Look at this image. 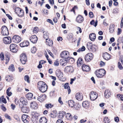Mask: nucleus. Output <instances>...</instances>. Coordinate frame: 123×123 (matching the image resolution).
Returning <instances> with one entry per match:
<instances>
[{
    "label": "nucleus",
    "instance_id": "nucleus-1",
    "mask_svg": "<svg viewBox=\"0 0 123 123\" xmlns=\"http://www.w3.org/2000/svg\"><path fill=\"white\" fill-rule=\"evenodd\" d=\"M37 87L42 92H44L47 90L48 87L46 83L43 81H39L37 83Z\"/></svg>",
    "mask_w": 123,
    "mask_h": 123
},
{
    "label": "nucleus",
    "instance_id": "nucleus-2",
    "mask_svg": "<svg viewBox=\"0 0 123 123\" xmlns=\"http://www.w3.org/2000/svg\"><path fill=\"white\" fill-rule=\"evenodd\" d=\"M105 71L104 69H101L97 70L95 73L98 77L102 78L105 74Z\"/></svg>",
    "mask_w": 123,
    "mask_h": 123
},
{
    "label": "nucleus",
    "instance_id": "nucleus-3",
    "mask_svg": "<svg viewBox=\"0 0 123 123\" xmlns=\"http://www.w3.org/2000/svg\"><path fill=\"white\" fill-rule=\"evenodd\" d=\"M15 12L19 17H22L24 15L23 11L21 8L17 7L15 8Z\"/></svg>",
    "mask_w": 123,
    "mask_h": 123
},
{
    "label": "nucleus",
    "instance_id": "nucleus-4",
    "mask_svg": "<svg viewBox=\"0 0 123 123\" xmlns=\"http://www.w3.org/2000/svg\"><path fill=\"white\" fill-rule=\"evenodd\" d=\"M90 95V98L92 101L95 100L97 98L98 96V95L97 93L93 91L91 92Z\"/></svg>",
    "mask_w": 123,
    "mask_h": 123
},
{
    "label": "nucleus",
    "instance_id": "nucleus-5",
    "mask_svg": "<svg viewBox=\"0 0 123 123\" xmlns=\"http://www.w3.org/2000/svg\"><path fill=\"white\" fill-rule=\"evenodd\" d=\"M27 60V57L25 53H22L20 55V61L21 63L24 64Z\"/></svg>",
    "mask_w": 123,
    "mask_h": 123
},
{
    "label": "nucleus",
    "instance_id": "nucleus-6",
    "mask_svg": "<svg viewBox=\"0 0 123 123\" xmlns=\"http://www.w3.org/2000/svg\"><path fill=\"white\" fill-rule=\"evenodd\" d=\"M1 33L3 35L7 36L9 35L8 30L6 26H3L1 28Z\"/></svg>",
    "mask_w": 123,
    "mask_h": 123
},
{
    "label": "nucleus",
    "instance_id": "nucleus-7",
    "mask_svg": "<svg viewBox=\"0 0 123 123\" xmlns=\"http://www.w3.org/2000/svg\"><path fill=\"white\" fill-rule=\"evenodd\" d=\"M10 51L13 53L16 52L17 51V45L14 43L11 44L10 46Z\"/></svg>",
    "mask_w": 123,
    "mask_h": 123
},
{
    "label": "nucleus",
    "instance_id": "nucleus-8",
    "mask_svg": "<svg viewBox=\"0 0 123 123\" xmlns=\"http://www.w3.org/2000/svg\"><path fill=\"white\" fill-rule=\"evenodd\" d=\"M22 119L25 123H28L30 121V117L24 114L22 116Z\"/></svg>",
    "mask_w": 123,
    "mask_h": 123
},
{
    "label": "nucleus",
    "instance_id": "nucleus-9",
    "mask_svg": "<svg viewBox=\"0 0 123 123\" xmlns=\"http://www.w3.org/2000/svg\"><path fill=\"white\" fill-rule=\"evenodd\" d=\"M93 55L92 53H88L85 56V61L87 62L90 61L93 58Z\"/></svg>",
    "mask_w": 123,
    "mask_h": 123
},
{
    "label": "nucleus",
    "instance_id": "nucleus-10",
    "mask_svg": "<svg viewBox=\"0 0 123 123\" xmlns=\"http://www.w3.org/2000/svg\"><path fill=\"white\" fill-rule=\"evenodd\" d=\"M69 52L67 51H64L60 54V56L62 58H67L69 56Z\"/></svg>",
    "mask_w": 123,
    "mask_h": 123
},
{
    "label": "nucleus",
    "instance_id": "nucleus-11",
    "mask_svg": "<svg viewBox=\"0 0 123 123\" xmlns=\"http://www.w3.org/2000/svg\"><path fill=\"white\" fill-rule=\"evenodd\" d=\"M3 42L5 44H9L11 42V38L10 37H6L3 38Z\"/></svg>",
    "mask_w": 123,
    "mask_h": 123
},
{
    "label": "nucleus",
    "instance_id": "nucleus-12",
    "mask_svg": "<svg viewBox=\"0 0 123 123\" xmlns=\"http://www.w3.org/2000/svg\"><path fill=\"white\" fill-rule=\"evenodd\" d=\"M64 70L65 72L67 73H72L74 71V68L71 66H67L65 68Z\"/></svg>",
    "mask_w": 123,
    "mask_h": 123
},
{
    "label": "nucleus",
    "instance_id": "nucleus-13",
    "mask_svg": "<svg viewBox=\"0 0 123 123\" xmlns=\"http://www.w3.org/2000/svg\"><path fill=\"white\" fill-rule=\"evenodd\" d=\"M38 95L37 100L40 102L43 101L46 99V96L44 94L40 95L38 94Z\"/></svg>",
    "mask_w": 123,
    "mask_h": 123
},
{
    "label": "nucleus",
    "instance_id": "nucleus-14",
    "mask_svg": "<svg viewBox=\"0 0 123 123\" xmlns=\"http://www.w3.org/2000/svg\"><path fill=\"white\" fill-rule=\"evenodd\" d=\"M12 39L13 42L16 43L19 42L21 40V37L15 35L13 36Z\"/></svg>",
    "mask_w": 123,
    "mask_h": 123
},
{
    "label": "nucleus",
    "instance_id": "nucleus-15",
    "mask_svg": "<svg viewBox=\"0 0 123 123\" xmlns=\"http://www.w3.org/2000/svg\"><path fill=\"white\" fill-rule=\"evenodd\" d=\"M103 58L105 60H108L111 58V55L108 53L105 52L102 55Z\"/></svg>",
    "mask_w": 123,
    "mask_h": 123
},
{
    "label": "nucleus",
    "instance_id": "nucleus-16",
    "mask_svg": "<svg viewBox=\"0 0 123 123\" xmlns=\"http://www.w3.org/2000/svg\"><path fill=\"white\" fill-rule=\"evenodd\" d=\"M105 97L107 98H109L111 95V93L110 91L108 89H107L104 93Z\"/></svg>",
    "mask_w": 123,
    "mask_h": 123
},
{
    "label": "nucleus",
    "instance_id": "nucleus-17",
    "mask_svg": "<svg viewBox=\"0 0 123 123\" xmlns=\"http://www.w3.org/2000/svg\"><path fill=\"white\" fill-rule=\"evenodd\" d=\"M75 98L78 100H81L83 99V94L79 93H77L75 95Z\"/></svg>",
    "mask_w": 123,
    "mask_h": 123
},
{
    "label": "nucleus",
    "instance_id": "nucleus-18",
    "mask_svg": "<svg viewBox=\"0 0 123 123\" xmlns=\"http://www.w3.org/2000/svg\"><path fill=\"white\" fill-rule=\"evenodd\" d=\"M31 42L33 43H36L37 40V38L35 35L31 36L30 38Z\"/></svg>",
    "mask_w": 123,
    "mask_h": 123
},
{
    "label": "nucleus",
    "instance_id": "nucleus-19",
    "mask_svg": "<svg viewBox=\"0 0 123 123\" xmlns=\"http://www.w3.org/2000/svg\"><path fill=\"white\" fill-rule=\"evenodd\" d=\"M77 22L79 23H82L84 20V18L81 15H78L76 19Z\"/></svg>",
    "mask_w": 123,
    "mask_h": 123
},
{
    "label": "nucleus",
    "instance_id": "nucleus-20",
    "mask_svg": "<svg viewBox=\"0 0 123 123\" xmlns=\"http://www.w3.org/2000/svg\"><path fill=\"white\" fill-rule=\"evenodd\" d=\"M82 70L84 71L88 72L89 71L90 69L88 66L85 65H82Z\"/></svg>",
    "mask_w": 123,
    "mask_h": 123
},
{
    "label": "nucleus",
    "instance_id": "nucleus-21",
    "mask_svg": "<svg viewBox=\"0 0 123 123\" xmlns=\"http://www.w3.org/2000/svg\"><path fill=\"white\" fill-rule=\"evenodd\" d=\"M56 74L57 76L59 79H61L63 76V73L59 70L56 72Z\"/></svg>",
    "mask_w": 123,
    "mask_h": 123
},
{
    "label": "nucleus",
    "instance_id": "nucleus-22",
    "mask_svg": "<svg viewBox=\"0 0 123 123\" xmlns=\"http://www.w3.org/2000/svg\"><path fill=\"white\" fill-rule=\"evenodd\" d=\"M68 103L69 107L73 108L75 103L73 100H70L68 101Z\"/></svg>",
    "mask_w": 123,
    "mask_h": 123
},
{
    "label": "nucleus",
    "instance_id": "nucleus-23",
    "mask_svg": "<svg viewBox=\"0 0 123 123\" xmlns=\"http://www.w3.org/2000/svg\"><path fill=\"white\" fill-rule=\"evenodd\" d=\"M90 39L92 41H94L96 38V35L95 33H92L90 34L89 36Z\"/></svg>",
    "mask_w": 123,
    "mask_h": 123
},
{
    "label": "nucleus",
    "instance_id": "nucleus-24",
    "mask_svg": "<svg viewBox=\"0 0 123 123\" xmlns=\"http://www.w3.org/2000/svg\"><path fill=\"white\" fill-rule=\"evenodd\" d=\"M46 43L47 45L49 46H51L52 45L53 43L52 41L51 40L49 39V38L46 39Z\"/></svg>",
    "mask_w": 123,
    "mask_h": 123
},
{
    "label": "nucleus",
    "instance_id": "nucleus-25",
    "mask_svg": "<svg viewBox=\"0 0 123 123\" xmlns=\"http://www.w3.org/2000/svg\"><path fill=\"white\" fill-rule=\"evenodd\" d=\"M66 113L65 112L63 111H60L58 116V117L59 118H63V116L65 115Z\"/></svg>",
    "mask_w": 123,
    "mask_h": 123
},
{
    "label": "nucleus",
    "instance_id": "nucleus-26",
    "mask_svg": "<svg viewBox=\"0 0 123 123\" xmlns=\"http://www.w3.org/2000/svg\"><path fill=\"white\" fill-rule=\"evenodd\" d=\"M21 110L24 113H28L29 111L28 108L25 106H24L21 108Z\"/></svg>",
    "mask_w": 123,
    "mask_h": 123
},
{
    "label": "nucleus",
    "instance_id": "nucleus-27",
    "mask_svg": "<svg viewBox=\"0 0 123 123\" xmlns=\"http://www.w3.org/2000/svg\"><path fill=\"white\" fill-rule=\"evenodd\" d=\"M29 44V43L28 41L24 42L20 44V46L21 47L27 46Z\"/></svg>",
    "mask_w": 123,
    "mask_h": 123
},
{
    "label": "nucleus",
    "instance_id": "nucleus-28",
    "mask_svg": "<svg viewBox=\"0 0 123 123\" xmlns=\"http://www.w3.org/2000/svg\"><path fill=\"white\" fill-rule=\"evenodd\" d=\"M39 121L41 123H46L47 120L45 117H43L40 118Z\"/></svg>",
    "mask_w": 123,
    "mask_h": 123
},
{
    "label": "nucleus",
    "instance_id": "nucleus-29",
    "mask_svg": "<svg viewBox=\"0 0 123 123\" xmlns=\"http://www.w3.org/2000/svg\"><path fill=\"white\" fill-rule=\"evenodd\" d=\"M115 25L114 24H112L110 25L109 27V29L110 32L112 33L114 31Z\"/></svg>",
    "mask_w": 123,
    "mask_h": 123
},
{
    "label": "nucleus",
    "instance_id": "nucleus-30",
    "mask_svg": "<svg viewBox=\"0 0 123 123\" xmlns=\"http://www.w3.org/2000/svg\"><path fill=\"white\" fill-rule=\"evenodd\" d=\"M30 106L34 109H37V104L35 102H33L31 104Z\"/></svg>",
    "mask_w": 123,
    "mask_h": 123
},
{
    "label": "nucleus",
    "instance_id": "nucleus-31",
    "mask_svg": "<svg viewBox=\"0 0 123 123\" xmlns=\"http://www.w3.org/2000/svg\"><path fill=\"white\" fill-rule=\"evenodd\" d=\"M83 61L81 58H79L78 59L77 62V65L79 67L81 65L83 64Z\"/></svg>",
    "mask_w": 123,
    "mask_h": 123
},
{
    "label": "nucleus",
    "instance_id": "nucleus-32",
    "mask_svg": "<svg viewBox=\"0 0 123 123\" xmlns=\"http://www.w3.org/2000/svg\"><path fill=\"white\" fill-rule=\"evenodd\" d=\"M64 88L65 89H67L68 90V94H69L71 90L70 86L68 83L65 84L64 86Z\"/></svg>",
    "mask_w": 123,
    "mask_h": 123
},
{
    "label": "nucleus",
    "instance_id": "nucleus-33",
    "mask_svg": "<svg viewBox=\"0 0 123 123\" xmlns=\"http://www.w3.org/2000/svg\"><path fill=\"white\" fill-rule=\"evenodd\" d=\"M33 94L31 93H29L26 95V97L27 99L31 100L32 99Z\"/></svg>",
    "mask_w": 123,
    "mask_h": 123
},
{
    "label": "nucleus",
    "instance_id": "nucleus-34",
    "mask_svg": "<svg viewBox=\"0 0 123 123\" xmlns=\"http://www.w3.org/2000/svg\"><path fill=\"white\" fill-rule=\"evenodd\" d=\"M49 34L47 31H44L43 32V37L46 39L49 38Z\"/></svg>",
    "mask_w": 123,
    "mask_h": 123
},
{
    "label": "nucleus",
    "instance_id": "nucleus-35",
    "mask_svg": "<svg viewBox=\"0 0 123 123\" xmlns=\"http://www.w3.org/2000/svg\"><path fill=\"white\" fill-rule=\"evenodd\" d=\"M89 105V103L87 101H84L82 104L83 106L85 108H87Z\"/></svg>",
    "mask_w": 123,
    "mask_h": 123
},
{
    "label": "nucleus",
    "instance_id": "nucleus-36",
    "mask_svg": "<svg viewBox=\"0 0 123 123\" xmlns=\"http://www.w3.org/2000/svg\"><path fill=\"white\" fill-rule=\"evenodd\" d=\"M66 117L68 120H71L72 119V116L69 113H67L66 115Z\"/></svg>",
    "mask_w": 123,
    "mask_h": 123
},
{
    "label": "nucleus",
    "instance_id": "nucleus-37",
    "mask_svg": "<svg viewBox=\"0 0 123 123\" xmlns=\"http://www.w3.org/2000/svg\"><path fill=\"white\" fill-rule=\"evenodd\" d=\"M80 107V105L79 104L75 103L73 107L74 108V110H78L79 109Z\"/></svg>",
    "mask_w": 123,
    "mask_h": 123
},
{
    "label": "nucleus",
    "instance_id": "nucleus-38",
    "mask_svg": "<svg viewBox=\"0 0 123 123\" xmlns=\"http://www.w3.org/2000/svg\"><path fill=\"white\" fill-rule=\"evenodd\" d=\"M98 21L96 20L95 22L94 20H93L90 22V24L91 25H93L95 27H96L97 25Z\"/></svg>",
    "mask_w": 123,
    "mask_h": 123
},
{
    "label": "nucleus",
    "instance_id": "nucleus-39",
    "mask_svg": "<svg viewBox=\"0 0 123 123\" xmlns=\"http://www.w3.org/2000/svg\"><path fill=\"white\" fill-rule=\"evenodd\" d=\"M8 69L10 71H14L15 68L13 65L11 64L9 67Z\"/></svg>",
    "mask_w": 123,
    "mask_h": 123
},
{
    "label": "nucleus",
    "instance_id": "nucleus-40",
    "mask_svg": "<svg viewBox=\"0 0 123 123\" xmlns=\"http://www.w3.org/2000/svg\"><path fill=\"white\" fill-rule=\"evenodd\" d=\"M110 122V119L107 117H105L104 119V122L105 123H109Z\"/></svg>",
    "mask_w": 123,
    "mask_h": 123
},
{
    "label": "nucleus",
    "instance_id": "nucleus-41",
    "mask_svg": "<svg viewBox=\"0 0 123 123\" xmlns=\"http://www.w3.org/2000/svg\"><path fill=\"white\" fill-rule=\"evenodd\" d=\"M5 80L9 82L12 80L11 77L9 75L6 76L5 78Z\"/></svg>",
    "mask_w": 123,
    "mask_h": 123
},
{
    "label": "nucleus",
    "instance_id": "nucleus-42",
    "mask_svg": "<svg viewBox=\"0 0 123 123\" xmlns=\"http://www.w3.org/2000/svg\"><path fill=\"white\" fill-rule=\"evenodd\" d=\"M53 105L51 104H46L45 105V107L46 108L48 109L49 108H51Z\"/></svg>",
    "mask_w": 123,
    "mask_h": 123
},
{
    "label": "nucleus",
    "instance_id": "nucleus-43",
    "mask_svg": "<svg viewBox=\"0 0 123 123\" xmlns=\"http://www.w3.org/2000/svg\"><path fill=\"white\" fill-rule=\"evenodd\" d=\"M85 49V48L84 46H83L81 48H80L77 51V52H80L81 51H84Z\"/></svg>",
    "mask_w": 123,
    "mask_h": 123
},
{
    "label": "nucleus",
    "instance_id": "nucleus-44",
    "mask_svg": "<svg viewBox=\"0 0 123 123\" xmlns=\"http://www.w3.org/2000/svg\"><path fill=\"white\" fill-rule=\"evenodd\" d=\"M2 102L5 103H6V99L3 98V97H1L0 98V103H2Z\"/></svg>",
    "mask_w": 123,
    "mask_h": 123
},
{
    "label": "nucleus",
    "instance_id": "nucleus-45",
    "mask_svg": "<svg viewBox=\"0 0 123 123\" xmlns=\"http://www.w3.org/2000/svg\"><path fill=\"white\" fill-rule=\"evenodd\" d=\"M66 62L67 61L65 59H63L62 60H60V63L61 65H62L61 64L62 63V65L65 66L66 64Z\"/></svg>",
    "mask_w": 123,
    "mask_h": 123
},
{
    "label": "nucleus",
    "instance_id": "nucleus-46",
    "mask_svg": "<svg viewBox=\"0 0 123 123\" xmlns=\"http://www.w3.org/2000/svg\"><path fill=\"white\" fill-rule=\"evenodd\" d=\"M117 97L119 98H120L121 100L123 101V95L122 94H118L117 95Z\"/></svg>",
    "mask_w": 123,
    "mask_h": 123
},
{
    "label": "nucleus",
    "instance_id": "nucleus-47",
    "mask_svg": "<svg viewBox=\"0 0 123 123\" xmlns=\"http://www.w3.org/2000/svg\"><path fill=\"white\" fill-rule=\"evenodd\" d=\"M39 31V29L37 27H34L33 31L34 33H37Z\"/></svg>",
    "mask_w": 123,
    "mask_h": 123
},
{
    "label": "nucleus",
    "instance_id": "nucleus-48",
    "mask_svg": "<svg viewBox=\"0 0 123 123\" xmlns=\"http://www.w3.org/2000/svg\"><path fill=\"white\" fill-rule=\"evenodd\" d=\"M36 48L34 46L31 49V51L32 53H35L36 52Z\"/></svg>",
    "mask_w": 123,
    "mask_h": 123
},
{
    "label": "nucleus",
    "instance_id": "nucleus-49",
    "mask_svg": "<svg viewBox=\"0 0 123 123\" xmlns=\"http://www.w3.org/2000/svg\"><path fill=\"white\" fill-rule=\"evenodd\" d=\"M0 58L1 60L2 61L4 60V55L3 53L1 52V53L0 55Z\"/></svg>",
    "mask_w": 123,
    "mask_h": 123
},
{
    "label": "nucleus",
    "instance_id": "nucleus-50",
    "mask_svg": "<svg viewBox=\"0 0 123 123\" xmlns=\"http://www.w3.org/2000/svg\"><path fill=\"white\" fill-rule=\"evenodd\" d=\"M118 67L121 70L123 69V67L122 66L121 63L119 62L118 63Z\"/></svg>",
    "mask_w": 123,
    "mask_h": 123
},
{
    "label": "nucleus",
    "instance_id": "nucleus-51",
    "mask_svg": "<svg viewBox=\"0 0 123 123\" xmlns=\"http://www.w3.org/2000/svg\"><path fill=\"white\" fill-rule=\"evenodd\" d=\"M77 9V6H74V7L71 10V12L73 11L74 13H75V10Z\"/></svg>",
    "mask_w": 123,
    "mask_h": 123
},
{
    "label": "nucleus",
    "instance_id": "nucleus-52",
    "mask_svg": "<svg viewBox=\"0 0 123 123\" xmlns=\"http://www.w3.org/2000/svg\"><path fill=\"white\" fill-rule=\"evenodd\" d=\"M25 80L26 81L28 82H29V78L28 76L26 75L25 76Z\"/></svg>",
    "mask_w": 123,
    "mask_h": 123
},
{
    "label": "nucleus",
    "instance_id": "nucleus-53",
    "mask_svg": "<svg viewBox=\"0 0 123 123\" xmlns=\"http://www.w3.org/2000/svg\"><path fill=\"white\" fill-rule=\"evenodd\" d=\"M58 101L59 103H60L61 105L63 104V102L61 100V97H60L59 98Z\"/></svg>",
    "mask_w": 123,
    "mask_h": 123
},
{
    "label": "nucleus",
    "instance_id": "nucleus-54",
    "mask_svg": "<svg viewBox=\"0 0 123 123\" xmlns=\"http://www.w3.org/2000/svg\"><path fill=\"white\" fill-rule=\"evenodd\" d=\"M6 58H10V54L8 53H6L5 54Z\"/></svg>",
    "mask_w": 123,
    "mask_h": 123
},
{
    "label": "nucleus",
    "instance_id": "nucleus-55",
    "mask_svg": "<svg viewBox=\"0 0 123 123\" xmlns=\"http://www.w3.org/2000/svg\"><path fill=\"white\" fill-rule=\"evenodd\" d=\"M5 117L7 119H8L9 120L11 119L10 116H9L7 114H5Z\"/></svg>",
    "mask_w": 123,
    "mask_h": 123
},
{
    "label": "nucleus",
    "instance_id": "nucleus-56",
    "mask_svg": "<svg viewBox=\"0 0 123 123\" xmlns=\"http://www.w3.org/2000/svg\"><path fill=\"white\" fill-rule=\"evenodd\" d=\"M56 123H64L63 121L61 119H58L56 122Z\"/></svg>",
    "mask_w": 123,
    "mask_h": 123
},
{
    "label": "nucleus",
    "instance_id": "nucleus-57",
    "mask_svg": "<svg viewBox=\"0 0 123 123\" xmlns=\"http://www.w3.org/2000/svg\"><path fill=\"white\" fill-rule=\"evenodd\" d=\"M89 15L90 18H92L93 17V14L92 12H90L89 14Z\"/></svg>",
    "mask_w": 123,
    "mask_h": 123
},
{
    "label": "nucleus",
    "instance_id": "nucleus-58",
    "mask_svg": "<svg viewBox=\"0 0 123 123\" xmlns=\"http://www.w3.org/2000/svg\"><path fill=\"white\" fill-rule=\"evenodd\" d=\"M59 64L58 61L57 60H56L55 62L54 63V65L56 66H58L59 65Z\"/></svg>",
    "mask_w": 123,
    "mask_h": 123
},
{
    "label": "nucleus",
    "instance_id": "nucleus-59",
    "mask_svg": "<svg viewBox=\"0 0 123 123\" xmlns=\"http://www.w3.org/2000/svg\"><path fill=\"white\" fill-rule=\"evenodd\" d=\"M105 65V63L102 61H101L100 62V65L101 66H104Z\"/></svg>",
    "mask_w": 123,
    "mask_h": 123
},
{
    "label": "nucleus",
    "instance_id": "nucleus-60",
    "mask_svg": "<svg viewBox=\"0 0 123 123\" xmlns=\"http://www.w3.org/2000/svg\"><path fill=\"white\" fill-rule=\"evenodd\" d=\"M76 79V78L75 77H74V78L71 79V82H70V84H72L73 83V81H74Z\"/></svg>",
    "mask_w": 123,
    "mask_h": 123
},
{
    "label": "nucleus",
    "instance_id": "nucleus-61",
    "mask_svg": "<svg viewBox=\"0 0 123 123\" xmlns=\"http://www.w3.org/2000/svg\"><path fill=\"white\" fill-rule=\"evenodd\" d=\"M22 103L24 105H26L27 104V102L26 100L25 99V98L24 100L23 101Z\"/></svg>",
    "mask_w": 123,
    "mask_h": 123
},
{
    "label": "nucleus",
    "instance_id": "nucleus-62",
    "mask_svg": "<svg viewBox=\"0 0 123 123\" xmlns=\"http://www.w3.org/2000/svg\"><path fill=\"white\" fill-rule=\"evenodd\" d=\"M47 21L48 22L50 23V24H51L52 25H53V22L50 19H48L47 20Z\"/></svg>",
    "mask_w": 123,
    "mask_h": 123
},
{
    "label": "nucleus",
    "instance_id": "nucleus-63",
    "mask_svg": "<svg viewBox=\"0 0 123 123\" xmlns=\"http://www.w3.org/2000/svg\"><path fill=\"white\" fill-rule=\"evenodd\" d=\"M114 119L115 121L117 122H118L119 120V117H115Z\"/></svg>",
    "mask_w": 123,
    "mask_h": 123
},
{
    "label": "nucleus",
    "instance_id": "nucleus-64",
    "mask_svg": "<svg viewBox=\"0 0 123 123\" xmlns=\"http://www.w3.org/2000/svg\"><path fill=\"white\" fill-rule=\"evenodd\" d=\"M120 60L121 62H122V64L123 65V56H120Z\"/></svg>",
    "mask_w": 123,
    "mask_h": 123
}]
</instances>
